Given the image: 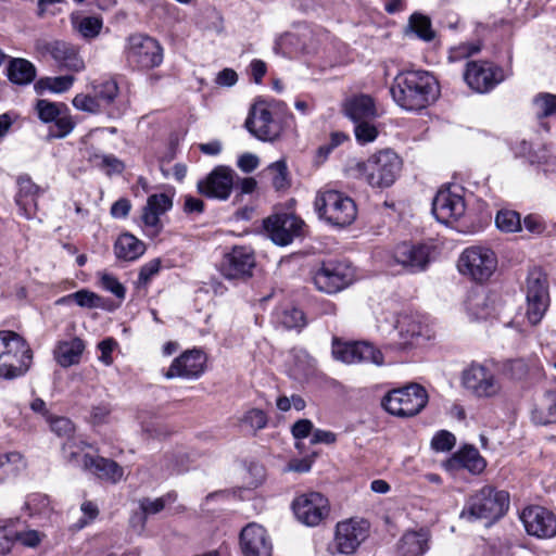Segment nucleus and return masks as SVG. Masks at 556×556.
Instances as JSON below:
<instances>
[{
	"label": "nucleus",
	"instance_id": "6ab92c4d",
	"mask_svg": "<svg viewBox=\"0 0 556 556\" xmlns=\"http://www.w3.org/2000/svg\"><path fill=\"white\" fill-rule=\"evenodd\" d=\"M401 349H413L425 345L434 338L431 325L421 316H402L397 320Z\"/></svg>",
	"mask_w": 556,
	"mask_h": 556
},
{
	"label": "nucleus",
	"instance_id": "cd10ccee",
	"mask_svg": "<svg viewBox=\"0 0 556 556\" xmlns=\"http://www.w3.org/2000/svg\"><path fill=\"white\" fill-rule=\"evenodd\" d=\"M344 112L354 123L378 116L374 99L368 94H356L344 102Z\"/></svg>",
	"mask_w": 556,
	"mask_h": 556
},
{
	"label": "nucleus",
	"instance_id": "412c9836",
	"mask_svg": "<svg viewBox=\"0 0 556 556\" xmlns=\"http://www.w3.org/2000/svg\"><path fill=\"white\" fill-rule=\"evenodd\" d=\"M520 520L529 535L549 539L556 535V516L545 507L533 505L526 507Z\"/></svg>",
	"mask_w": 556,
	"mask_h": 556
},
{
	"label": "nucleus",
	"instance_id": "680f3d73",
	"mask_svg": "<svg viewBox=\"0 0 556 556\" xmlns=\"http://www.w3.org/2000/svg\"><path fill=\"white\" fill-rule=\"evenodd\" d=\"M73 105L80 111L98 113L102 109L96 96L79 93L73 99Z\"/></svg>",
	"mask_w": 556,
	"mask_h": 556
},
{
	"label": "nucleus",
	"instance_id": "774afa93",
	"mask_svg": "<svg viewBox=\"0 0 556 556\" xmlns=\"http://www.w3.org/2000/svg\"><path fill=\"white\" fill-rule=\"evenodd\" d=\"M116 346V341L112 338L104 339L98 344L101 352L99 359L105 365H110L113 362L112 352Z\"/></svg>",
	"mask_w": 556,
	"mask_h": 556
},
{
	"label": "nucleus",
	"instance_id": "a18cd8bd",
	"mask_svg": "<svg viewBox=\"0 0 556 556\" xmlns=\"http://www.w3.org/2000/svg\"><path fill=\"white\" fill-rule=\"evenodd\" d=\"M177 494L175 492H169L161 497L157 498H149L144 497L139 501V507L147 518L150 515H155L160 511H162L166 505L172 504L176 502Z\"/></svg>",
	"mask_w": 556,
	"mask_h": 556
},
{
	"label": "nucleus",
	"instance_id": "20e7f679",
	"mask_svg": "<svg viewBox=\"0 0 556 556\" xmlns=\"http://www.w3.org/2000/svg\"><path fill=\"white\" fill-rule=\"evenodd\" d=\"M33 364V350L24 338L10 330L0 331V378L23 377Z\"/></svg>",
	"mask_w": 556,
	"mask_h": 556
},
{
	"label": "nucleus",
	"instance_id": "f03ea898",
	"mask_svg": "<svg viewBox=\"0 0 556 556\" xmlns=\"http://www.w3.org/2000/svg\"><path fill=\"white\" fill-rule=\"evenodd\" d=\"M402 169V160L392 150H381L366 161H353L348 164L345 173L349 177L361 179L372 188L392 186Z\"/></svg>",
	"mask_w": 556,
	"mask_h": 556
},
{
	"label": "nucleus",
	"instance_id": "393cba45",
	"mask_svg": "<svg viewBox=\"0 0 556 556\" xmlns=\"http://www.w3.org/2000/svg\"><path fill=\"white\" fill-rule=\"evenodd\" d=\"M240 548L244 556H271V542L267 531L257 523L247 525L240 532Z\"/></svg>",
	"mask_w": 556,
	"mask_h": 556
},
{
	"label": "nucleus",
	"instance_id": "bb28decb",
	"mask_svg": "<svg viewBox=\"0 0 556 556\" xmlns=\"http://www.w3.org/2000/svg\"><path fill=\"white\" fill-rule=\"evenodd\" d=\"M83 469L98 479L117 483L124 476V469L115 460L99 455L84 454Z\"/></svg>",
	"mask_w": 556,
	"mask_h": 556
},
{
	"label": "nucleus",
	"instance_id": "de8ad7c7",
	"mask_svg": "<svg viewBox=\"0 0 556 556\" xmlns=\"http://www.w3.org/2000/svg\"><path fill=\"white\" fill-rule=\"evenodd\" d=\"M532 103L538 118L556 114V94L541 92L533 98Z\"/></svg>",
	"mask_w": 556,
	"mask_h": 556
},
{
	"label": "nucleus",
	"instance_id": "a211bd4d",
	"mask_svg": "<svg viewBox=\"0 0 556 556\" xmlns=\"http://www.w3.org/2000/svg\"><path fill=\"white\" fill-rule=\"evenodd\" d=\"M304 222L293 214L277 213L264 220V228L277 245H288L303 231Z\"/></svg>",
	"mask_w": 556,
	"mask_h": 556
},
{
	"label": "nucleus",
	"instance_id": "1a4fd4ad",
	"mask_svg": "<svg viewBox=\"0 0 556 556\" xmlns=\"http://www.w3.org/2000/svg\"><path fill=\"white\" fill-rule=\"evenodd\" d=\"M332 356L348 365L371 363L377 366L384 364L383 353L367 341L332 340Z\"/></svg>",
	"mask_w": 556,
	"mask_h": 556
},
{
	"label": "nucleus",
	"instance_id": "8fccbe9b",
	"mask_svg": "<svg viewBox=\"0 0 556 556\" xmlns=\"http://www.w3.org/2000/svg\"><path fill=\"white\" fill-rule=\"evenodd\" d=\"M94 96L102 108L111 105L118 96V86L114 80H105L93 87Z\"/></svg>",
	"mask_w": 556,
	"mask_h": 556
},
{
	"label": "nucleus",
	"instance_id": "3c124183",
	"mask_svg": "<svg viewBox=\"0 0 556 556\" xmlns=\"http://www.w3.org/2000/svg\"><path fill=\"white\" fill-rule=\"evenodd\" d=\"M409 26L413 31L425 41H430L434 38L431 22L422 14L414 13L409 18Z\"/></svg>",
	"mask_w": 556,
	"mask_h": 556
},
{
	"label": "nucleus",
	"instance_id": "69168bd1",
	"mask_svg": "<svg viewBox=\"0 0 556 556\" xmlns=\"http://www.w3.org/2000/svg\"><path fill=\"white\" fill-rule=\"evenodd\" d=\"M161 268V261L159 258H154L143 266H141L138 275V282L140 285H147L153 276H155Z\"/></svg>",
	"mask_w": 556,
	"mask_h": 556
},
{
	"label": "nucleus",
	"instance_id": "0e129e2a",
	"mask_svg": "<svg viewBox=\"0 0 556 556\" xmlns=\"http://www.w3.org/2000/svg\"><path fill=\"white\" fill-rule=\"evenodd\" d=\"M481 50L478 43H462L450 50L448 60L451 62H457L463 59H467Z\"/></svg>",
	"mask_w": 556,
	"mask_h": 556
},
{
	"label": "nucleus",
	"instance_id": "c03bdc74",
	"mask_svg": "<svg viewBox=\"0 0 556 556\" xmlns=\"http://www.w3.org/2000/svg\"><path fill=\"white\" fill-rule=\"evenodd\" d=\"M75 78L72 75L45 77L36 83L37 90H49L53 93H63L67 91L74 83Z\"/></svg>",
	"mask_w": 556,
	"mask_h": 556
},
{
	"label": "nucleus",
	"instance_id": "72a5a7b5",
	"mask_svg": "<svg viewBox=\"0 0 556 556\" xmlns=\"http://www.w3.org/2000/svg\"><path fill=\"white\" fill-rule=\"evenodd\" d=\"M85 350V343L79 338L60 342L54 350L55 361L63 367L77 364Z\"/></svg>",
	"mask_w": 556,
	"mask_h": 556
},
{
	"label": "nucleus",
	"instance_id": "c9c22d12",
	"mask_svg": "<svg viewBox=\"0 0 556 556\" xmlns=\"http://www.w3.org/2000/svg\"><path fill=\"white\" fill-rule=\"evenodd\" d=\"M532 419L539 425L556 422V392L547 391L538 407L532 412Z\"/></svg>",
	"mask_w": 556,
	"mask_h": 556
},
{
	"label": "nucleus",
	"instance_id": "4c0bfd02",
	"mask_svg": "<svg viewBox=\"0 0 556 556\" xmlns=\"http://www.w3.org/2000/svg\"><path fill=\"white\" fill-rule=\"evenodd\" d=\"M137 419L140 424L142 433L148 439H161L169 434L168 429L159 418L147 410L139 412Z\"/></svg>",
	"mask_w": 556,
	"mask_h": 556
},
{
	"label": "nucleus",
	"instance_id": "6e6d98bb",
	"mask_svg": "<svg viewBox=\"0 0 556 556\" xmlns=\"http://www.w3.org/2000/svg\"><path fill=\"white\" fill-rule=\"evenodd\" d=\"M76 28L84 38H94L102 28V20L96 16H86L77 21Z\"/></svg>",
	"mask_w": 556,
	"mask_h": 556
},
{
	"label": "nucleus",
	"instance_id": "e433bc0d",
	"mask_svg": "<svg viewBox=\"0 0 556 556\" xmlns=\"http://www.w3.org/2000/svg\"><path fill=\"white\" fill-rule=\"evenodd\" d=\"M427 535L421 532H406L399 544L401 556H421L428 548Z\"/></svg>",
	"mask_w": 556,
	"mask_h": 556
},
{
	"label": "nucleus",
	"instance_id": "aec40b11",
	"mask_svg": "<svg viewBox=\"0 0 556 556\" xmlns=\"http://www.w3.org/2000/svg\"><path fill=\"white\" fill-rule=\"evenodd\" d=\"M368 536V522L349 519L336 527L334 547L341 555L354 554Z\"/></svg>",
	"mask_w": 556,
	"mask_h": 556
},
{
	"label": "nucleus",
	"instance_id": "37998d69",
	"mask_svg": "<svg viewBox=\"0 0 556 556\" xmlns=\"http://www.w3.org/2000/svg\"><path fill=\"white\" fill-rule=\"evenodd\" d=\"M87 446L89 445L83 440H65V442L62 444V454L64 459L72 466L83 468L84 455H81V453Z\"/></svg>",
	"mask_w": 556,
	"mask_h": 556
},
{
	"label": "nucleus",
	"instance_id": "39448f33",
	"mask_svg": "<svg viewBox=\"0 0 556 556\" xmlns=\"http://www.w3.org/2000/svg\"><path fill=\"white\" fill-rule=\"evenodd\" d=\"M314 207L318 217L333 227L350 226L357 216L356 204L352 198L333 189L319 190Z\"/></svg>",
	"mask_w": 556,
	"mask_h": 556
},
{
	"label": "nucleus",
	"instance_id": "4468645a",
	"mask_svg": "<svg viewBox=\"0 0 556 556\" xmlns=\"http://www.w3.org/2000/svg\"><path fill=\"white\" fill-rule=\"evenodd\" d=\"M255 265L253 250L249 247L237 245L224 255L219 271L228 280H245L252 277Z\"/></svg>",
	"mask_w": 556,
	"mask_h": 556
},
{
	"label": "nucleus",
	"instance_id": "58836bf2",
	"mask_svg": "<svg viewBox=\"0 0 556 556\" xmlns=\"http://www.w3.org/2000/svg\"><path fill=\"white\" fill-rule=\"evenodd\" d=\"M88 162L92 166L104 170L109 176L121 174L125 168L124 163L115 155L97 151L90 152L88 154Z\"/></svg>",
	"mask_w": 556,
	"mask_h": 556
},
{
	"label": "nucleus",
	"instance_id": "9b49d317",
	"mask_svg": "<svg viewBox=\"0 0 556 556\" xmlns=\"http://www.w3.org/2000/svg\"><path fill=\"white\" fill-rule=\"evenodd\" d=\"M465 211L464 189L458 185L441 188L432 201V213L443 224L457 220Z\"/></svg>",
	"mask_w": 556,
	"mask_h": 556
},
{
	"label": "nucleus",
	"instance_id": "338daca9",
	"mask_svg": "<svg viewBox=\"0 0 556 556\" xmlns=\"http://www.w3.org/2000/svg\"><path fill=\"white\" fill-rule=\"evenodd\" d=\"M18 541L24 546L27 547H36L41 542V535L36 530H28L25 532H15L14 531V542Z\"/></svg>",
	"mask_w": 556,
	"mask_h": 556
},
{
	"label": "nucleus",
	"instance_id": "c756f323",
	"mask_svg": "<svg viewBox=\"0 0 556 556\" xmlns=\"http://www.w3.org/2000/svg\"><path fill=\"white\" fill-rule=\"evenodd\" d=\"M17 184L16 203L25 212V215L30 217L37 208V199L42 190L27 176L20 177Z\"/></svg>",
	"mask_w": 556,
	"mask_h": 556
},
{
	"label": "nucleus",
	"instance_id": "603ef678",
	"mask_svg": "<svg viewBox=\"0 0 556 556\" xmlns=\"http://www.w3.org/2000/svg\"><path fill=\"white\" fill-rule=\"evenodd\" d=\"M47 422L50 425V429L60 438H65L66 440L76 439L74 437L75 426L74 424L66 417H53L48 416Z\"/></svg>",
	"mask_w": 556,
	"mask_h": 556
},
{
	"label": "nucleus",
	"instance_id": "a19ab883",
	"mask_svg": "<svg viewBox=\"0 0 556 556\" xmlns=\"http://www.w3.org/2000/svg\"><path fill=\"white\" fill-rule=\"evenodd\" d=\"M188 455L182 451L165 453L161 459V470L165 475L180 473L188 468Z\"/></svg>",
	"mask_w": 556,
	"mask_h": 556
},
{
	"label": "nucleus",
	"instance_id": "423d86ee",
	"mask_svg": "<svg viewBox=\"0 0 556 556\" xmlns=\"http://www.w3.org/2000/svg\"><path fill=\"white\" fill-rule=\"evenodd\" d=\"M280 110L281 103L278 101L257 99L249 111L244 126L258 140L274 141L282 131L277 116Z\"/></svg>",
	"mask_w": 556,
	"mask_h": 556
},
{
	"label": "nucleus",
	"instance_id": "ea45409f",
	"mask_svg": "<svg viewBox=\"0 0 556 556\" xmlns=\"http://www.w3.org/2000/svg\"><path fill=\"white\" fill-rule=\"evenodd\" d=\"M494 364L486 362V364L471 363L462 372L463 382H493Z\"/></svg>",
	"mask_w": 556,
	"mask_h": 556
},
{
	"label": "nucleus",
	"instance_id": "c85d7f7f",
	"mask_svg": "<svg viewBox=\"0 0 556 556\" xmlns=\"http://www.w3.org/2000/svg\"><path fill=\"white\" fill-rule=\"evenodd\" d=\"M447 466L452 469L465 468L473 475H479L485 469L486 462L476 447L464 446L452 456Z\"/></svg>",
	"mask_w": 556,
	"mask_h": 556
},
{
	"label": "nucleus",
	"instance_id": "6e6552de",
	"mask_svg": "<svg viewBox=\"0 0 556 556\" xmlns=\"http://www.w3.org/2000/svg\"><path fill=\"white\" fill-rule=\"evenodd\" d=\"M497 267L495 253L486 247L472 245L463 251L458 260V270L477 282L486 281Z\"/></svg>",
	"mask_w": 556,
	"mask_h": 556
},
{
	"label": "nucleus",
	"instance_id": "f704fd0d",
	"mask_svg": "<svg viewBox=\"0 0 556 556\" xmlns=\"http://www.w3.org/2000/svg\"><path fill=\"white\" fill-rule=\"evenodd\" d=\"M144 251V243L130 233L121 235L114 244L115 256L123 261H135Z\"/></svg>",
	"mask_w": 556,
	"mask_h": 556
},
{
	"label": "nucleus",
	"instance_id": "a878e982",
	"mask_svg": "<svg viewBox=\"0 0 556 556\" xmlns=\"http://www.w3.org/2000/svg\"><path fill=\"white\" fill-rule=\"evenodd\" d=\"M172 206L173 200L166 193L151 194L148 198L141 219L150 236L155 237L161 232L163 225L160 216L169 211Z\"/></svg>",
	"mask_w": 556,
	"mask_h": 556
},
{
	"label": "nucleus",
	"instance_id": "b1692460",
	"mask_svg": "<svg viewBox=\"0 0 556 556\" xmlns=\"http://www.w3.org/2000/svg\"><path fill=\"white\" fill-rule=\"evenodd\" d=\"M205 364L206 356L203 351L199 349L188 350L173 361L165 377L167 379H197L205 370Z\"/></svg>",
	"mask_w": 556,
	"mask_h": 556
},
{
	"label": "nucleus",
	"instance_id": "f257e3e1",
	"mask_svg": "<svg viewBox=\"0 0 556 556\" xmlns=\"http://www.w3.org/2000/svg\"><path fill=\"white\" fill-rule=\"evenodd\" d=\"M390 92L399 106L407 111H418L435 101L439 87L429 72L409 71L394 78Z\"/></svg>",
	"mask_w": 556,
	"mask_h": 556
},
{
	"label": "nucleus",
	"instance_id": "864d4df0",
	"mask_svg": "<svg viewBox=\"0 0 556 556\" xmlns=\"http://www.w3.org/2000/svg\"><path fill=\"white\" fill-rule=\"evenodd\" d=\"M267 170L276 190H281L289 186L288 169L285 161L280 160L270 164Z\"/></svg>",
	"mask_w": 556,
	"mask_h": 556
},
{
	"label": "nucleus",
	"instance_id": "2eb2a0df",
	"mask_svg": "<svg viewBox=\"0 0 556 556\" xmlns=\"http://www.w3.org/2000/svg\"><path fill=\"white\" fill-rule=\"evenodd\" d=\"M355 278L354 270L344 263H325L314 274L316 288L326 293H337L346 288Z\"/></svg>",
	"mask_w": 556,
	"mask_h": 556
},
{
	"label": "nucleus",
	"instance_id": "7c9ffc66",
	"mask_svg": "<svg viewBox=\"0 0 556 556\" xmlns=\"http://www.w3.org/2000/svg\"><path fill=\"white\" fill-rule=\"evenodd\" d=\"M289 377L293 380H307L315 372V359L304 350L290 352Z\"/></svg>",
	"mask_w": 556,
	"mask_h": 556
},
{
	"label": "nucleus",
	"instance_id": "0eeeda50",
	"mask_svg": "<svg viewBox=\"0 0 556 556\" xmlns=\"http://www.w3.org/2000/svg\"><path fill=\"white\" fill-rule=\"evenodd\" d=\"M428 394L422 384H403L389 391L381 405L389 414L397 417L417 415L427 404Z\"/></svg>",
	"mask_w": 556,
	"mask_h": 556
},
{
	"label": "nucleus",
	"instance_id": "4d7b16f0",
	"mask_svg": "<svg viewBox=\"0 0 556 556\" xmlns=\"http://www.w3.org/2000/svg\"><path fill=\"white\" fill-rule=\"evenodd\" d=\"M468 311L471 312L476 318H486L490 314L486 305V294L484 292H476L468 300Z\"/></svg>",
	"mask_w": 556,
	"mask_h": 556
},
{
	"label": "nucleus",
	"instance_id": "ddd939ff",
	"mask_svg": "<svg viewBox=\"0 0 556 556\" xmlns=\"http://www.w3.org/2000/svg\"><path fill=\"white\" fill-rule=\"evenodd\" d=\"M464 79L476 92L484 93L492 90L505 79L501 67L488 61H469L466 63Z\"/></svg>",
	"mask_w": 556,
	"mask_h": 556
},
{
	"label": "nucleus",
	"instance_id": "9d476101",
	"mask_svg": "<svg viewBox=\"0 0 556 556\" xmlns=\"http://www.w3.org/2000/svg\"><path fill=\"white\" fill-rule=\"evenodd\" d=\"M527 304V317L530 324H539L549 304L547 277L541 269H533L528 275Z\"/></svg>",
	"mask_w": 556,
	"mask_h": 556
},
{
	"label": "nucleus",
	"instance_id": "5701e85b",
	"mask_svg": "<svg viewBox=\"0 0 556 556\" xmlns=\"http://www.w3.org/2000/svg\"><path fill=\"white\" fill-rule=\"evenodd\" d=\"M393 260L406 271L416 274L427 268L430 263V247L402 242L393 251Z\"/></svg>",
	"mask_w": 556,
	"mask_h": 556
},
{
	"label": "nucleus",
	"instance_id": "f8f14e48",
	"mask_svg": "<svg viewBox=\"0 0 556 556\" xmlns=\"http://www.w3.org/2000/svg\"><path fill=\"white\" fill-rule=\"evenodd\" d=\"M127 60L139 68H153L163 61V49L152 37L137 34L128 39Z\"/></svg>",
	"mask_w": 556,
	"mask_h": 556
},
{
	"label": "nucleus",
	"instance_id": "dca6fc26",
	"mask_svg": "<svg viewBox=\"0 0 556 556\" xmlns=\"http://www.w3.org/2000/svg\"><path fill=\"white\" fill-rule=\"evenodd\" d=\"M292 508L296 519L307 527L318 526L330 511L328 500L318 492L298 496Z\"/></svg>",
	"mask_w": 556,
	"mask_h": 556
},
{
	"label": "nucleus",
	"instance_id": "f3484780",
	"mask_svg": "<svg viewBox=\"0 0 556 556\" xmlns=\"http://www.w3.org/2000/svg\"><path fill=\"white\" fill-rule=\"evenodd\" d=\"M36 112L42 123H54L50 134L55 138H64L75 127L66 104L40 99L36 103Z\"/></svg>",
	"mask_w": 556,
	"mask_h": 556
},
{
	"label": "nucleus",
	"instance_id": "2f4dec72",
	"mask_svg": "<svg viewBox=\"0 0 556 556\" xmlns=\"http://www.w3.org/2000/svg\"><path fill=\"white\" fill-rule=\"evenodd\" d=\"M36 74L35 65L26 59L13 58L7 66L8 79L15 85L23 86L33 83Z\"/></svg>",
	"mask_w": 556,
	"mask_h": 556
},
{
	"label": "nucleus",
	"instance_id": "e2e57ef3",
	"mask_svg": "<svg viewBox=\"0 0 556 556\" xmlns=\"http://www.w3.org/2000/svg\"><path fill=\"white\" fill-rule=\"evenodd\" d=\"M100 281L103 289L113 293L118 299H124L126 290L118 279L109 273L100 274Z\"/></svg>",
	"mask_w": 556,
	"mask_h": 556
},
{
	"label": "nucleus",
	"instance_id": "09e8293b",
	"mask_svg": "<svg viewBox=\"0 0 556 556\" xmlns=\"http://www.w3.org/2000/svg\"><path fill=\"white\" fill-rule=\"evenodd\" d=\"M496 227L505 232H515L521 229L520 215L516 211L501 210L495 216Z\"/></svg>",
	"mask_w": 556,
	"mask_h": 556
},
{
	"label": "nucleus",
	"instance_id": "bf43d9fd",
	"mask_svg": "<svg viewBox=\"0 0 556 556\" xmlns=\"http://www.w3.org/2000/svg\"><path fill=\"white\" fill-rule=\"evenodd\" d=\"M50 505L49 497L46 494L33 493L29 494L25 501V508L29 515L42 514Z\"/></svg>",
	"mask_w": 556,
	"mask_h": 556
},
{
	"label": "nucleus",
	"instance_id": "473e14b6",
	"mask_svg": "<svg viewBox=\"0 0 556 556\" xmlns=\"http://www.w3.org/2000/svg\"><path fill=\"white\" fill-rule=\"evenodd\" d=\"M52 59L62 67L70 71L79 72L85 64L78 50L71 43L55 40Z\"/></svg>",
	"mask_w": 556,
	"mask_h": 556
},
{
	"label": "nucleus",
	"instance_id": "052dcab7",
	"mask_svg": "<svg viewBox=\"0 0 556 556\" xmlns=\"http://www.w3.org/2000/svg\"><path fill=\"white\" fill-rule=\"evenodd\" d=\"M456 439L453 433L446 430L438 431L431 440V447L437 452L451 451L455 445Z\"/></svg>",
	"mask_w": 556,
	"mask_h": 556
},
{
	"label": "nucleus",
	"instance_id": "79ce46f5",
	"mask_svg": "<svg viewBox=\"0 0 556 556\" xmlns=\"http://www.w3.org/2000/svg\"><path fill=\"white\" fill-rule=\"evenodd\" d=\"M268 417L266 413L258 408H251L247 410L239 419V425L242 430L255 434L258 430L267 426Z\"/></svg>",
	"mask_w": 556,
	"mask_h": 556
},
{
	"label": "nucleus",
	"instance_id": "49530a36",
	"mask_svg": "<svg viewBox=\"0 0 556 556\" xmlns=\"http://www.w3.org/2000/svg\"><path fill=\"white\" fill-rule=\"evenodd\" d=\"M71 301H74L80 307L93 308L101 306V298L86 289L63 296L58 300V303H68Z\"/></svg>",
	"mask_w": 556,
	"mask_h": 556
},
{
	"label": "nucleus",
	"instance_id": "13d9d810",
	"mask_svg": "<svg viewBox=\"0 0 556 556\" xmlns=\"http://www.w3.org/2000/svg\"><path fill=\"white\" fill-rule=\"evenodd\" d=\"M370 119H364L358 123H355V137L356 140L362 143H368L374 141L378 136V130L374 124L369 122Z\"/></svg>",
	"mask_w": 556,
	"mask_h": 556
},
{
	"label": "nucleus",
	"instance_id": "5fc2aeb1",
	"mask_svg": "<svg viewBox=\"0 0 556 556\" xmlns=\"http://www.w3.org/2000/svg\"><path fill=\"white\" fill-rule=\"evenodd\" d=\"M278 320L287 329L301 328L305 325L303 312L295 307L281 311L278 315Z\"/></svg>",
	"mask_w": 556,
	"mask_h": 556
},
{
	"label": "nucleus",
	"instance_id": "4be33fe9",
	"mask_svg": "<svg viewBox=\"0 0 556 556\" xmlns=\"http://www.w3.org/2000/svg\"><path fill=\"white\" fill-rule=\"evenodd\" d=\"M233 170L227 166H216L197 184L199 193L213 199L227 200L233 188Z\"/></svg>",
	"mask_w": 556,
	"mask_h": 556
},
{
	"label": "nucleus",
	"instance_id": "7ed1b4c3",
	"mask_svg": "<svg viewBox=\"0 0 556 556\" xmlns=\"http://www.w3.org/2000/svg\"><path fill=\"white\" fill-rule=\"evenodd\" d=\"M509 507V495L492 485H484L472 492L459 514L462 520L475 522L485 520L492 523L505 515Z\"/></svg>",
	"mask_w": 556,
	"mask_h": 556
}]
</instances>
